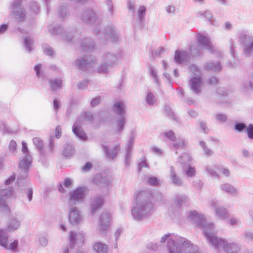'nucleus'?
<instances>
[{"label":"nucleus","mask_w":253,"mask_h":253,"mask_svg":"<svg viewBox=\"0 0 253 253\" xmlns=\"http://www.w3.org/2000/svg\"><path fill=\"white\" fill-rule=\"evenodd\" d=\"M152 197V194L148 189L136 192L134 196L135 205L131 210V214L134 220L141 221L148 218L154 213L155 208L151 202Z\"/></svg>","instance_id":"nucleus-1"},{"label":"nucleus","mask_w":253,"mask_h":253,"mask_svg":"<svg viewBox=\"0 0 253 253\" xmlns=\"http://www.w3.org/2000/svg\"><path fill=\"white\" fill-rule=\"evenodd\" d=\"M167 240L169 253H199L198 246L185 238L168 233L162 237L160 242Z\"/></svg>","instance_id":"nucleus-2"},{"label":"nucleus","mask_w":253,"mask_h":253,"mask_svg":"<svg viewBox=\"0 0 253 253\" xmlns=\"http://www.w3.org/2000/svg\"><path fill=\"white\" fill-rule=\"evenodd\" d=\"M208 235V242L217 252L223 251L225 253H239L241 250V246L236 242H229L227 240L218 238L215 231L211 235Z\"/></svg>","instance_id":"nucleus-3"},{"label":"nucleus","mask_w":253,"mask_h":253,"mask_svg":"<svg viewBox=\"0 0 253 253\" xmlns=\"http://www.w3.org/2000/svg\"><path fill=\"white\" fill-rule=\"evenodd\" d=\"M187 220L202 229L207 240L208 236L207 234L211 235L215 231L214 223L207 221L204 215L195 210L190 211L187 213Z\"/></svg>","instance_id":"nucleus-4"},{"label":"nucleus","mask_w":253,"mask_h":253,"mask_svg":"<svg viewBox=\"0 0 253 253\" xmlns=\"http://www.w3.org/2000/svg\"><path fill=\"white\" fill-rule=\"evenodd\" d=\"M22 145V151L24 156L19 163V168L23 172V175L18 177L17 180V184L19 188L29 184V182L26 178L27 177V172L32 162V157L29 153L27 144L23 141Z\"/></svg>","instance_id":"nucleus-5"},{"label":"nucleus","mask_w":253,"mask_h":253,"mask_svg":"<svg viewBox=\"0 0 253 253\" xmlns=\"http://www.w3.org/2000/svg\"><path fill=\"white\" fill-rule=\"evenodd\" d=\"M124 54L122 51H118L116 53L107 52L104 53L101 58V64L96 68L97 72L100 74H107L109 69L113 67L116 63L124 58Z\"/></svg>","instance_id":"nucleus-6"},{"label":"nucleus","mask_w":253,"mask_h":253,"mask_svg":"<svg viewBox=\"0 0 253 253\" xmlns=\"http://www.w3.org/2000/svg\"><path fill=\"white\" fill-rule=\"evenodd\" d=\"M93 119V116L91 113L84 112L83 113L73 126L72 130L73 133L81 139L86 140L87 137L80 124H84V121L92 122Z\"/></svg>","instance_id":"nucleus-7"},{"label":"nucleus","mask_w":253,"mask_h":253,"mask_svg":"<svg viewBox=\"0 0 253 253\" xmlns=\"http://www.w3.org/2000/svg\"><path fill=\"white\" fill-rule=\"evenodd\" d=\"M207 207L212 210L216 217L219 219H225L229 216L228 210L220 205V201L212 198L209 200Z\"/></svg>","instance_id":"nucleus-8"},{"label":"nucleus","mask_w":253,"mask_h":253,"mask_svg":"<svg viewBox=\"0 0 253 253\" xmlns=\"http://www.w3.org/2000/svg\"><path fill=\"white\" fill-rule=\"evenodd\" d=\"M238 38L240 43L244 45V54L246 56L253 55V37L243 30L238 32Z\"/></svg>","instance_id":"nucleus-9"},{"label":"nucleus","mask_w":253,"mask_h":253,"mask_svg":"<svg viewBox=\"0 0 253 253\" xmlns=\"http://www.w3.org/2000/svg\"><path fill=\"white\" fill-rule=\"evenodd\" d=\"M112 177L105 173L95 175L92 179V182L102 192H107L111 186Z\"/></svg>","instance_id":"nucleus-10"},{"label":"nucleus","mask_w":253,"mask_h":253,"mask_svg":"<svg viewBox=\"0 0 253 253\" xmlns=\"http://www.w3.org/2000/svg\"><path fill=\"white\" fill-rule=\"evenodd\" d=\"M198 43L201 48L207 49L211 53H214L217 49L212 43L210 37L206 33H198L196 34Z\"/></svg>","instance_id":"nucleus-11"},{"label":"nucleus","mask_w":253,"mask_h":253,"mask_svg":"<svg viewBox=\"0 0 253 253\" xmlns=\"http://www.w3.org/2000/svg\"><path fill=\"white\" fill-rule=\"evenodd\" d=\"M86 191L85 187H79L71 191L69 195V205L72 206L83 202L85 197Z\"/></svg>","instance_id":"nucleus-12"},{"label":"nucleus","mask_w":253,"mask_h":253,"mask_svg":"<svg viewBox=\"0 0 253 253\" xmlns=\"http://www.w3.org/2000/svg\"><path fill=\"white\" fill-rule=\"evenodd\" d=\"M96 60L91 59L90 57L84 56L82 58L77 59L75 63V66L81 70L91 72L95 66Z\"/></svg>","instance_id":"nucleus-13"},{"label":"nucleus","mask_w":253,"mask_h":253,"mask_svg":"<svg viewBox=\"0 0 253 253\" xmlns=\"http://www.w3.org/2000/svg\"><path fill=\"white\" fill-rule=\"evenodd\" d=\"M94 32L95 34L99 36V38H104L107 40L110 38V40L114 42H116L118 39V35L113 26L107 27L104 31L101 32L99 29L95 28Z\"/></svg>","instance_id":"nucleus-14"},{"label":"nucleus","mask_w":253,"mask_h":253,"mask_svg":"<svg viewBox=\"0 0 253 253\" xmlns=\"http://www.w3.org/2000/svg\"><path fill=\"white\" fill-rule=\"evenodd\" d=\"M82 19L84 22L93 26L99 25L101 21L100 14L94 12L92 10H88L84 12Z\"/></svg>","instance_id":"nucleus-15"},{"label":"nucleus","mask_w":253,"mask_h":253,"mask_svg":"<svg viewBox=\"0 0 253 253\" xmlns=\"http://www.w3.org/2000/svg\"><path fill=\"white\" fill-rule=\"evenodd\" d=\"M111 214L107 211H103L99 217V223L97 231L101 234L105 233L109 229L110 224Z\"/></svg>","instance_id":"nucleus-16"},{"label":"nucleus","mask_w":253,"mask_h":253,"mask_svg":"<svg viewBox=\"0 0 253 253\" xmlns=\"http://www.w3.org/2000/svg\"><path fill=\"white\" fill-rule=\"evenodd\" d=\"M84 233L83 232L74 233L70 232L69 235L70 247L71 249L76 246L80 247L84 242Z\"/></svg>","instance_id":"nucleus-17"},{"label":"nucleus","mask_w":253,"mask_h":253,"mask_svg":"<svg viewBox=\"0 0 253 253\" xmlns=\"http://www.w3.org/2000/svg\"><path fill=\"white\" fill-rule=\"evenodd\" d=\"M69 220L73 225L80 224L83 220V216L81 212L76 207L70 208L68 213Z\"/></svg>","instance_id":"nucleus-18"},{"label":"nucleus","mask_w":253,"mask_h":253,"mask_svg":"<svg viewBox=\"0 0 253 253\" xmlns=\"http://www.w3.org/2000/svg\"><path fill=\"white\" fill-rule=\"evenodd\" d=\"M21 219L18 214L12 215L9 217L6 223V230L13 232L18 230L21 225Z\"/></svg>","instance_id":"nucleus-19"},{"label":"nucleus","mask_w":253,"mask_h":253,"mask_svg":"<svg viewBox=\"0 0 253 253\" xmlns=\"http://www.w3.org/2000/svg\"><path fill=\"white\" fill-rule=\"evenodd\" d=\"M49 31L52 35H63L64 39L67 41L68 42H72L71 37L75 38L77 36L76 32H75V34H74V33H71V32H70L69 35H68V33L64 31L63 28L61 26H57L53 28L50 27L49 28Z\"/></svg>","instance_id":"nucleus-20"},{"label":"nucleus","mask_w":253,"mask_h":253,"mask_svg":"<svg viewBox=\"0 0 253 253\" xmlns=\"http://www.w3.org/2000/svg\"><path fill=\"white\" fill-rule=\"evenodd\" d=\"M190 60V55L187 51L184 50H177L175 51L174 61L176 64H186L189 62Z\"/></svg>","instance_id":"nucleus-21"},{"label":"nucleus","mask_w":253,"mask_h":253,"mask_svg":"<svg viewBox=\"0 0 253 253\" xmlns=\"http://www.w3.org/2000/svg\"><path fill=\"white\" fill-rule=\"evenodd\" d=\"M189 85L190 89L196 94L202 92V80L201 77H191L189 80Z\"/></svg>","instance_id":"nucleus-22"},{"label":"nucleus","mask_w":253,"mask_h":253,"mask_svg":"<svg viewBox=\"0 0 253 253\" xmlns=\"http://www.w3.org/2000/svg\"><path fill=\"white\" fill-rule=\"evenodd\" d=\"M135 135L133 132H132L130 135L128 141L126 146V155L125 158L126 165H128L130 163V160L131 156V152L132 151L133 145L134 142Z\"/></svg>","instance_id":"nucleus-23"},{"label":"nucleus","mask_w":253,"mask_h":253,"mask_svg":"<svg viewBox=\"0 0 253 253\" xmlns=\"http://www.w3.org/2000/svg\"><path fill=\"white\" fill-rule=\"evenodd\" d=\"M169 178L171 184L174 186L176 187H181L183 186V180L180 176L177 175L175 168L173 166L170 167Z\"/></svg>","instance_id":"nucleus-24"},{"label":"nucleus","mask_w":253,"mask_h":253,"mask_svg":"<svg viewBox=\"0 0 253 253\" xmlns=\"http://www.w3.org/2000/svg\"><path fill=\"white\" fill-rule=\"evenodd\" d=\"M22 0H16L12 4V8L17 19L22 21L25 18V13L21 6Z\"/></svg>","instance_id":"nucleus-25"},{"label":"nucleus","mask_w":253,"mask_h":253,"mask_svg":"<svg viewBox=\"0 0 253 253\" xmlns=\"http://www.w3.org/2000/svg\"><path fill=\"white\" fill-rule=\"evenodd\" d=\"M229 42V51L232 57L234 59L233 62H229L227 66L229 67H235L239 64V60L236 59V52L235 50L236 47V43L234 40L230 39Z\"/></svg>","instance_id":"nucleus-26"},{"label":"nucleus","mask_w":253,"mask_h":253,"mask_svg":"<svg viewBox=\"0 0 253 253\" xmlns=\"http://www.w3.org/2000/svg\"><path fill=\"white\" fill-rule=\"evenodd\" d=\"M112 109L113 111L119 116L126 115V104L123 101L117 100L115 101Z\"/></svg>","instance_id":"nucleus-27"},{"label":"nucleus","mask_w":253,"mask_h":253,"mask_svg":"<svg viewBox=\"0 0 253 253\" xmlns=\"http://www.w3.org/2000/svg\"><path fill=\"white\" fill-rule=\"evenodd\" d=\"M104 203V199L102 197L97 196L93 198L90 202V210L92 214L95 213L96 211L100 208Z\"/></svg>","instance_id":"nucleus-28"},{"label":"nucleus","mask_w":253,"mask_h":253,"mask_svg":"<svg viewBox=\"0 0 253 253\" xmlns=\"http://www.w3.org/2000/svg\"><path fill=\"white\" fill-rule=\"evenodd\" d=\"M12 194V189L10 187L0 189V203L4 208L8 210V207L5 203V200Z\"/></svg>","instance_id":"nucleus-29"},{"label":"nucleus","mask_w":253,"mask_h":253,"mask_svg":"<svg viewBox=\"0 0 253 253\" xmlns=\"http://www.w3.org/2000/svg\"><path fill=\"white\" fill-rule=\"evenodd\" d=\"M196 14L197 17L206 18L209 22H211V24L216 25V21L212 20L213 15L211 10L209 9L200 10L197 12Z\"/></svg>","instance_id":"nucleus-30"},{"label":"nucleus","mask_w":253,"mask_h":253,"mask_svg":"<svg viewBox=\"0 0 253 253\" xmlns=\"http://www.w3.org/2000/svg\"><path fill=\"white\" fill-rule=\"evenodd\" d=\"M220 189L226 193L232 196L238 195V189L233 185L228 183H225L221 185Z\"/></svg>","instance_id":"nucleus-31"},{"label":"nucleus","mask_w":253,"mask_h":253,"mask_svg":"<svg viewBox=\"0 0 253 253\" xmlns=\"http://www.w3.org/2000/svg\"><path fill=\"white\" fill-rule=\"evenodd\" d=\"M222 67L219 62L208 61L204 64V69L207 71H220Z\"/></svg>","instance_id":"nucleus-32"},{"label":"nucleus","mask_w":253,"mask_h":253,"mask_svg":"<svg viewBox=\"0 0 253 253\" xmlns=\"http://www.w3.org/2000/svg\"><path fill=\"white\" fill-rule=\"evenodd\" d=\"M93 249L95 253H108V246L101 242H96L93 244Z\"/></svg>","instance_id":"nucleus-33"},{"label":"nucleus","mask_w":253,"mask_h":253,"mask_svg":"<svg viewBox=\"0 0 253 253\" xmlns=\"http://www.w3.org/2000/svg\"><path fill=\"white\" fill-rule=\"evenodd\" d=\"M19 241L17 239H12L10 242L6 244L4 247L6 250L9 251L12 253H17L19 251Z\"/></svg>","instance_id":"nucleus-34"},{"label":"nucleus","mask_w":253,"mask_h":253,"mask_svg":"<svg viewBox=\"0 0 253 253\" xmlns=\"http://www.w3.org/2000/svg\"><path fill=\"white\" fill-rule=\"evenodd\" d=\"M102 148L104 152H105L107 157L108 159H113L116 156L118 152L120 150L119 146H117L111 151L108 148V145L105 143L102 144Z\"/></svg>","instance_id":"nucleus-35"},{"label":"nucleus","mask_w":253,"mask_h":253,"mask_svg":"<svg viewBox=\"0 0 253 253\" xmlns=\"http://www.w3.org/2000/svg\"><path fill=\"white\" fill-rule=\"evenodd\" d=\"M126 122V115L119 116L116 120V125L115 127V131L117 132L122 131L125 127V125Z\"/></svg>","instance_id":"nucleus-36"},{"label":"nucleus","mask_w":253,"mask_h":253,"mask_svg":"<svg viewBox=\"0 0 253 253\" xmlns=\"http://www.w3.org/2000/svg\"><path fill=\"white\" fill-rule=\"evenodd\" d=\"M219 165H207L205 166V171L207 174L213 177L218 178L220 176L219 173L216 171V167Z\"/></svg>","instance_id":"nucleus-37"},{"label":"nucleus","mask_w":253,"mask_h":253,"mask_svg":"<svg viewBox=\"0 0 253 253\" xmlns=\"http://www.w3.org/2000/svg\"><path fill=\"white\" fill-rule=\"evenodd\" d=\"M186 145L185 139L182 137H179L176 138L173 142H170V145L176 150L184 148Z\"/></svg>","instance_id":"nucleus-38"},{"label":"nucleus","mask_w":253,"mask_h":253,"mask_svg":"<svg viewBox=\"0 0 253 253\" xmlns=\"http://www.w3.org/2000/svg\"><path fill=\"white\" fill-rule=\"evenodd\" d=\"M94 47V42L89 38L83 40L81 42V48L83 50L88 52L91 51Z\"/></svg>","instance_id":"nucleus-39"},{"label":"nucleus","mask_w":253,"mask_h":253,"mask_svg":"<svg viewBox=\"0 0 253 253\" xmlns=\"http://www.w3.org/2000/svg\"><path fill=\"white\" fill-rule=\"evenodd\" d=\"M174 203L179 207L188 205L190 203L189 198L185 195H177L174 198Z\"/></svg>","instance_id":"nucleus-40"},{"label":"nucleus","mask_w":253,"mask_h":253,"mask_svg":"<svg viewBox=\"0 0 253 253\" xmlns=\"http://www.w3.org/2000/svg\"><path fill=\"white\" fill-rule=\"evenodd\" d=\"M72 184L73 180L69 178H66L62 183H60L58 185V190L62 193H65L67 192V190L65 188H70Z\"/></svg>","instance_id":"nucleus-41"},{"label":"nucleus","mask_w":253,"mask_h":253,"mask_svg":"<svg viewBox=\"0 0 253 253\" xmlns=\"http://www.w3.org/2000/svg\"><path fill=\"white\" fill-rule=\"evenodd\" d=\"M192 160V158L190 154L188 153L185 152L178 157L177 161L182 167H184L189 165Z\"/></svg>","instance_id":"nucleus-42"},{"label":"nucleus","mask_w":253,"mask_h":253,"mask_svg":"<svg viewBox=\"0 0 253 253\" xmlns=\"http://www.w3.org/2000/svg\"><path fill=\"white\" fill-rule=\"evenodd\" d=\"M9 235L8 231L4 229H0V246L3 248L8 243Z\"/></svg>","instance_id":"nucleus-43"},{"label":"nucleus","mask_w":253,"mask_h":253,"mask_svg":"<svg viewBox=\"0 0 253 253\" xmlns=\"http://www.w3.org/2000/svg\"><path fill=\"white\" fill-rule=\"evenodd\" d=\"M145 102L148 106L156 105L157 104V98L153 92L148 91L145 97Z\"/></svg>","instance_id":"nucleus-44"},{"label":"nucleus","mask_w":253,"mask_h":253,"mask_svg":"<svg viewBox=\"0 0 253 253\" xmlns=\"http://www.w3.org/2000/svg\"><path fill=\"white\" fill-rule=\"evenodd\" d=\"M33 142L37 149L40 152L41 154L44 155L43 146L42 140L38 137H35L33 139Z\"/></svg>","instance_id":"nucleus-45"},{"label":"nucleus","mask_w":253,"mask_h":253,"mask_svg":"<svg viewBox=\"0 0 253 253\" xmlns=\"http://www.w3.org/2000/svg\"><path fill=\"white\" fill-rule=\"evenodd\" d=\"M189 73L192 77H201L200 69L195 64H192L189 67Z\"/></svg>","instance_id":"nucleus-46"},{"label":"nucleus","mask_w":253,"mask_h":253,"mask_svg":"<svg viewBox=\"0 0 253 253\" xmlns=\"http://www.w3.org/2000/svg\"><path fill=\"white\" fill-rule=\"evenodd\" d=\"M183 171L186 176L188 177H194L196 172L195 168L191 166H188V167L184 168Z\"/></svg>","instance_id":"nucleus-47"},{"label":"nucleus","mask_w":253,"mask_h":253,"mask_svg":"<svg viewBox=\"0 0 253 253\" xmlns=\"http://www.w3.org/2000/svg\"><path fill=\"white\" fill-rule=\"evenodd\" d=\"M62 80L55 79L50 81V86L53 91H55L61 87Z\"/></svg>","instance_id":"nucleus-48"},{"label":"nucleus","mask_w":253,"mask_h":253,"mask_svg":"<svg viewBox=\"0 0 253 253\" xmlns=\"http://www.w3.org/2000/svg\"><path fill=\"white\" fill-rule=\"evenodd\" d=\"M189 50L190 53L193 57H197L201 54V50L199 49L196 44L190 45Z\"/></svg>","instance_id":"nucleus-49"},{"label":"nucleus","mask_w":253,"mask_h":253,"mask_svg":"<svg viewBox=\"0 0 253 253\" xmlns=\"http://www.w3.org/2000/svg\"><path fill=\"white\" fill-rule=\"evenodd\" d=\"M200 145L202 148L206 156L210 157L213 155V152L209 148L207 147L206 145V143L201 140L200 141Z\"/></svg>","instance_id":"nucleus-50"},{"label":"nucleus","mask_w":253,"mask_h":253,"mask_svg":"<svg viewBox=\"0 0 253 253\" xmlns=\"http://www.w3.org/2000/svg\"><path fill=\"white\" fill-rule=\"evenodd\" d=\"M146 9L144 6H141L139 7L137 15L138 18L139 20L140 24H141L142 21L144 20V17L146 13Z\"/></svg>","instance_id":"nucleus-51"},{"label":"nucleus","mask_w":253,"mask_h":253,"mask_svg":"<svg viewBox=\"0 0 253 253\" xmlns=\"http://www.w3.org/2000/svg\"><path fill=\"white\" fill-rule=\"evenodd\" d=\"M75 153L74 149L72 145L68 144L64 148L63 154L66 157H70Z\"/></svg>","instance_id":"nucleus-52"},{"label":"nucleus","mask_w":253,"mask_h":253,"mask_svg":"<svg viewBox=\"0 0 253 253\" xmlns=\"http://www.w3.org/2000/svg\"><path fill=\"white\" fill-rule=\"evenodd\" d=\"M217 170L222 173L224 176L229 177L230 175V171L228 169L223 166L219 165L216 167Z\"/></svg>","instance_id":"nucleus-53"},{"label":"nucleus","mask_w":253,"mask_h":253,"mask_svg":"<svg viewBox=\"0 0 253 253\" xmlns=\"http://www.w3.org/2000/svg\"><path fill=\"white\" fill-rule=\"evenodd\" d=\"M149 71L154 80V82L158 84H159V80L157 76V70L154 67L150 66Z\"/></svg>","instance_id":"nucleus-54"},{"label":"nucleus","mask_w":253,"mask_h":253,"mask_svg":"<svg viewBox=\"0 0 253 253\" xmlns=\"http://www.w3.org/2000/svg\"><path fill=\"white\" fill-rule=\"evenodd\" d=\"M24 43L27 50L28 52L32 51L33 48L32 45L33 44V40L30 37H26L24 39Z\"/></svg>","instance_id":"nucleus-55"},{"label":"nucleus","mask_w":253,"mask_h":253,"mask_svg":"<svg viewBox=\"0 0 253 253\" xmlns=\"http://www.w3.org/2000/svg\"><path fill=\"white\" fill-rule=\"evenodd\" d=\"M68 14V11L67 10V7L65 5H62L59 6L58 8V15L59 16L62 18H65V17Z\"/></svg>","instance_id":"nucleus-56"},{"label":"nucleus","mask_w":253,"mask_h":253,"mask_svg":"<svg viewBox=\"0 0 253 253\" xmlns=\"http://www.w3.org/2000/svg\"><path fill=\"white\" fill-rule=\"evenodd\" d=\"M164 136L171 142H173V141L176 139L174 133L171 130H169L163 133Z\"/></svg>","instance_id":"nucleus-57"},{"label":"nucleus","mask_w":253,"mask_h":253,"mask_svg":"<svg viewBox=\"0 0 253 253\" xmlns=\"http://www.w3.org/2000/svg\"><path fill=\"white\" fill-rule=\"evenodd\" d=\"M165 112L166 114L169 116L170 118L173 120H175L176 118L174 112L172 111L171 109L168 106H166L165 108Z\"/></svg>","instance_id":"nucleus-58"},{"label":"nucleus","mask_w":253,"mask_h":253,"mask_svg":"<svg viewBox=\"0 0 253 253\" xmlns=\"http://www.w3.org/2000/svg\"><path fill=\"white\" fill-rule=\"evenodd\" d=\"M242 85V89L245 91L253 90V84L250 81L244 82Z\"/></svg>","instance_id":"nucleus-59"},{"label":"nucleus","mask_w":253,"mask_h":253,"mask_svg":"<svg viewBox=\"0 0 253 253\" xmlns=\"http://www.w3.org/2000/svg\"><path fill=\"white\" fill-rule=\"evenodd\" d=\"M228 223L231 226L238 225L241 224V221L238 217H231L228 220Z\"/></svg>","instance_id":"nucleus-60"},{"label":"nucleus","mask_w":253,"mask_h":253,"mask_svg":"<svg viewBox=\"0 0 253 253\" xmlns=\"http://www.w3.org/2000/svg\"><path fill=\"white\" fill-rule=\"evenodd\" d=\"M148 183L152 186H158L159 184V180L156 177L151 176L148 178Z\"/></svg>","instance_id":"nucleus-61"},{"label":"nucleus","mask_w":253,"mask_h":253,"mask_svg":"<svg viewBox=\"0 0 253 253\" xmlns=\"http://www.w3.org/2000/svg\"><path fill=\"white\" fill-rule=\"evenodd\" d=\"M151 150L152 152L156 155L161 156L163 155V153H164L163 150L162 149H161L158 147H156V146L152 147L151 148Z\"/></svg>","instance_id":"nucleus-62"},{"label":"nucleus","mask_w":253,"mask_h":253,"mask_svg":"<svg viewBox=\"0 0 253 253\" xmlns=\"http://www.w3.org/2000/svg\"><path fill=\"white\" fill-rule=\"evenodd\" d=\"M216 119L219 122L223 123L226 121L227 116L224 114H217L216 116Z\"/></svg>","instance_id":"nucleus-63"},{"label":"nucleus","mask_w":253,"mask_h":253,"mask_svg":"<svg viewBox=\"0 0 253 253\" xmlns=\"http://www.w3.org/2000/svg\"><path fill=\"white\" fill-rule=\"evenodd\" d=\"M42 48L44 50V52L46 53V54L49 56H51L53 53V49L48 45L43 44L42 45Z\"/></svg>","instance_id":"nucleus-64"}]
</instances>
